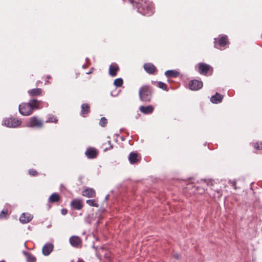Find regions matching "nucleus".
Instances as JSON below:
<instances>
[{
    "mask_svg": "<svg viewBox=\"0 0 262 262\" xmlns=\"http://www.w3.org/2000/svg\"><path fill=\"white\" fill-rule=\"evenodd\" d=\"M128 2L136 7L138 11L142 15H150L154 13L152 4L147 0H128Z\"/></svg>",
    "mask_w": 262,
    "mask_h": 262,
    "instance_id": "f257e3e1",
    "label": "nucleus"
},
{
    "mask_svg": "<svg viewBox=\"0 0 262 262\" xmlns=\"http://www.w3.org/2000/svg\"><path fill=\"white\" fill-rule=\"evenodd\" d=\"M154 89L150 85H143L139 90L140 100L144 103L150 102L153 96Z\"/></svg>",
    "mask_w": 262,
    "mask_h": 262,
    "instance_id": "f03ea898",
    "label": "nucleus"
},
{
    "mask_svg": "<svg viewBox=\"0 0 262 262\" xmlns=\"http://www.w3.org/2000/svg\"><path fill=\"white\" fill-rule=\"evenodd\" d=\"M195 68L201 75L204 76H210L213 72V69L211 66L204 62H199Z\"/></svg>",
    "mask_w": 262,
    "mask_h": 262,
    "instance_id": "7ed1b4c3",
    "label": "nucleus"
},
{
    "mask_svg": "<svg viewBox=\"0 0 262 262\" xmlns=\"http://www.w3.org/2000/svg\"><path fill=\"white\" fill-rule=\"evenodd\" d=\"M214 48L222 50L227 45L229 44L228 36L226 35H219L217 38H214Z\"/></svg>",
    "mask_w": 262,
    "mask_h": 262,
    "instance_id": "20e7f679",
    "label": "nucleus"
},
{
    "mask_svg": "<svg viewBox=\"0 0 262 262\" xmlns=\"http://www.w3.org/2000/svg\"><path fill=\"white\" fill-rule=\"evenodd\" d=\"M43 124L41 120L36 116H33L30 118L27 122V126L32 128H41L43 127Z\"/></svg>",
    "mask_w": 262,
    "mask_h": 262,
    "instance_id": "39448f33",
    "label": "nucleus"
},
{
    "mask_svg": "<svg viewBox=\"0 0 262 262\" xmlns=\"http://www.w3.org/2000/svg\"><path fill=\"white\" fill-rule=\"evenodd\" d=\"M21 120L13 117L6 118L4 120V124L9 127H16L20 125Z\"/></svg>",
    "mask_w": 262,
    "mask_h": 262,
    "instance_id": "423d86ee",
    "label": "nucleus"
},
{
    "mask_svg": "<svg viewBox=\"0 0 262 262\" xmlns=\"http://www.w3.org/2000/svg\"><path fill=\"white\" fill-rule=\"evenodd\" d=\"M31 107L29 102L21 103L19 105V112L22 115H30L33 113Z\"/></svg>",
    "mask_w": 262,
    "mask_h": 262,
    "instance_id": "0eeeda50",
    "label": "nucleus"
},
{
    "mask_svg": "<svg viewBox=\"0 0 262 262\" xmlns=\"http://www.w3.org/2000/svg\"><path fill=\"white\" fill-rule=\"evenodd\" d=\"M203 85V82L196 79L191 80L189 82V88L192 91H198Z\"/></svg>",
    "mask_w": 262,
    "mask_h": 262,
    "instance_id": "6e6552de",
    "label": "nucleus"
},
{
    "mask_svg": "<svg viewBox=\"0 0 262 262\" xmlns=\"http://www.w3.org/2000/svg\"><path fill=\"white\" fill-rule=\"evenodd\" d=\"M70 206L73 210H80L83 207L82 200L79 199H74L71 202Z\"/></svg>",
    "mask_w": 262,
    "mask_h": 262,
    "instance_id": "1a4fd4ad",
    "label": "nucleus"
},
{
    "mask_svg": "<svg viewBox=\"0 0 262 262\" xmlns=\"http://www.w3.org/2000/svg\"><path fill=\"white\" fill-rule=\"evenodd\" d=\"M70 244L74 248L81 247L82 245V239L78 236L73 235L69 239Z\"/></svg>",
    "mask_w": 262,
    "mask_h": 262,
    "instance_id": "9d476101",
    "label": "nucleus"
},
{
    "mask_svg": "<svg viewBox=\"0 0 262 262\" xmlns=\"http://www.w3.org/2000/svg\"><path fill=\"white\" fill-rule=\"evenodd\" d=\"M29 103L30 106H32L31 107L33 111L34 110H38L42 108L45 104L43 102L35 99H31Z\"/></svg>",
    "mask_w": 262,
    "mask_h": 262,
    "instance_id": "9b49d317",
    "label": "nucleus"
},
{
    "mask_svg": "<svg viewBox=\"0 0 262 262\" xmlns=\"http://www.w3.org/2000/svg\"><path fill=\"white\" fill-rule=\"evenodd\" d=\"M98 154L97 150L94 147H89L85 152V155L88 159H95Z\"/></svg>",
    "mask_w": 262,
    "mask_h": 262,
    "instance_id": "f8f14e48",
    "label": "nucleus"
},
{
    "mask_svg": "<svg viewBox=\"0 0 262 262\" xmlns=\"http://www.w3.org/2000/svg\"><path fill=\"white\" fill-rule=\"evenodd\" d=\"M143 68L144 70L149 74H154L157 71L156 67L151 63H145Z\"/></svg>",
    "mask_w": 262,
    "mask_h": 262,
    "instance_id": "ddd939ff",
    "label": "nucleus"
},
{
    "mask_svg": "<svg viewBox=\"0 0 262 262\" xmlns=\"http://www.w3.org/2000/svg\"><path fill=\"white\" fill-rule=\"evenodd\" d=\"M120 68L118 64L115 62L112 63L109 67V75L112 77H115L117 75Z\"/></svg>",
    "mask_w": 262,
    "mask_h": 262,
    "instance_id": "4468645a",
    "label": "nucleus"
},
{
    "mask_svg": "<svg viewBox=\"0 0 262 262\" xmlns=\"http://www.w3.org/2000/svg\"><path fill=\"white\" fill-rule=\"evenodd\" d=\"M54 245L52 243H47L42 247V252L45 256L49 255L53 250Z\"/></svg>",
    "mask_w": 262,
    "mask_h": 262,
    "instance_id": "2eb2a0df",
    "label": "nucleus"
},
{
    "mask_svg": "<svg viewBox=\"0 0 262 262\" xmlns=\"http://www.w3.org/2000/svg\"><path fill=\"white\" fill-rule=\"evenodd\" d=\"M82 195L86 198H94L96 196V191L92 188H86L82 191Z\"/></svg>",
    "mask_w": 262,
    "mask_h": 262,
    "instance_id": "dca6fc26",
    "label": "nucleus"
},
{
    "mask_svg": "<svg viewBox=\"0 0 262 262\" xmlns=\"http://www.w3.org/2000/svg\"><path fill=\"white\" fill-rule=\"evenodd\" d=\"M33 217V215L30 213H23L19 217V221L23 224H26L30 222Z\"/></svg>",
    "mask_w": 262,
    "mask_h": 262,
    "instance_id": "f3484780",
    "label": "nucleus"
},
{
    "mask_svg": "<svg viewBox=\"0 0 262 262\" xmlns=\"http://www.w3.org/2000/svg\"><path fill=\"white\" fill-rule=\"evenodd\" d=\"M140 111L145 115L151 114L154 111V107L151 105L147 106L141 105L139 107Z\"/></svg>",
    "mask_w": 262,
    "mask_h": 262,
    "instance_id": "a211bd4d",
    "label": "nucleus"
},
{
    "mask_svg": "<svg viewBox=\"0 0 262 262\" xmlns=\"http://www.w3.org/2000/svg\"><path fill=\"white\" fill-rule=\"evenodd\" d=\"M91 112V107L89 104L83 103L81 105L80 115L83 117H86Z\"/></svg>",
    "mask_w": 262,
    "mask_h": 262,
    "instance_id": "6ab92c4d",
    "label": "nucleus"
},
{
    "mask_svg": "<svg viewBox=\"0 0 262 262\" xmlns=\"http://www.w3.org/2000/svg\"><path fill=\"white\" fill-rule=\"evenodd\" d=\"M141 158L139 157L138 154L132 152L128 156V160L130 164H137L140 161Z\"/></svg>",
    "mask_w": 262,
    "mask_h": 262,
    "instance_id": "aec40b11",
    "label": "nucleus"
},
{
    "mask_svg": "<svg viewBox=\"0 0 262 262\" xmlns=\"http://www.w3.org/2000/svg\"><path fill=\"white\" fill-rule=\"evenodd\" d=\"M223 95L216 92L215 95L212 96L210 98V101L215 104H218L222 101Z\"/></svg>",
    "mask_w": 262,
    "mask_h": 262,
    "instance_id": "412c9836",
    "label": "nucleus"
},
{
    "mask_svg": "<svg viewBox=\"0 0 262 262\" xmlns=\"http://www.w3.org/2000/svg\"><path fill=\"white\" fill-rule=\"evenodd\" d=\"M42 90L40 88H35L29 90L28 91V94L32 97L42 95Z\"/></svg>",
    "mask_w": 262,
    "mask_h": 262,
    "instance_id": "4be33fe9",
    "label": "nucleus"
},
{
    "mask_svg": "<svg viewBox=\"0 0 262 262\" xmlns=\"http://www.w3.org/2000/svg\"><path fill=\"white\" fill-rule=\"evenodd\" d=\"M23 254L26 258L27 262H36V258L31 253L24 251L23 252Z\"/></svg>",
    "mask_w": 262,
    "mask_h": 262,
    "instance_id": "5701e85b",
    "label": "nucleus"
},
{
    "mask_svg": "<svg viewBox=\"0 0 262 262\" xmlns=\"http://www.w3.org/2000/svg\"><path fill=\"white\" fill-rule=\"evenodd\" d=\"M165 75L167 77H177L180 75V73L176 70H167Z\"/></svg>",
    "mask_w": 262,
    "mask_h": 262,
    "instance_id": "b1692460",
    "label": "nucleus"
},
{
    "mask_svg": "<svg viewBox=\"0 0 262 262\" xmlns=\"http://www.w3.org/2000/svg\"><path fill=\"white\" fill-rule=\"evenodd\" d=\"M60 200V196L57 193H53L49 198V201L51 203H56Z\"/></svg>",
    "mask_w": 262,
    "mask_h": 262,
    "instance_id": "393cba45",
    "label": "nucleus"
},
{
    "mask_svg": "<svg viewBox=\"0 0 262 262\" xmlns=\"http://www.w3.org/2000/svg\"><path fill=\"white\" fill-rule=\"evenodd\" d=\"M151 83L152 84H156L158 88H159L163 90L168 91L167 85L163 82H161V81L157 82V81H151Z\"/></svg>",
    "mask_w": 262,
    "mask_h": 262,
    "instance_id": "a878e982",
    "label": "nucleus"
},
{
    "mask_svg": "<svg viewBox=\"0 0 262 262\" xmlns=\"http://www.w3.org/2000/svg\"><path fill=\"white\" fill-rule=\"evenodd\" d=\"M58 120L55 116H54L52 114H50V115H49L48 118L46 120V123H57L58 122Z\"/></svg>",
    "mask_w": 262,
    "mask_h": 262,
    "instance_id": "bb28decb",
    "label": "nucleus"
},
{
    "mask_svg": "<svg viewBox=\"0 0 262 262\" xmlns=\"http://www.w3.org/2000/svg\"><path fill=\"white\" fill-rule=\"evenodd\" d=\"M8 216V210L7 208L3 209L0 212V219H7Z\"/></svg>",
    "mask_w": 262,
    "mask_h": 262,
    "instance_id": "cd10ccee",
    "label": "nucleus"
},
{
    "mask_svg": "<svg viewBox=\"0 0 262 262\" xmlns=\"http://www.w3.org/2000/svg\"><path fill=\"white\" fill-rule=\"evenodd\" d=\"M86 203L90 206L98 207L99 204L97 203L95 200H88L86 201Z\"/></svg>",
    "mask_w": 262,
    "mask_h": 262,
    "instance_id": "c85d7f7f",
    "label": "nucleus"
},
{
    "mask_svg": "<svg viewBox=\"0 0 262 262\" xmlns=\"http://www.w3.org/2000/svg\"><path fill=\"white\" fill-rule=\"evenodd\" d=\"M114 84L116 87H120L123 84V79L121 78L116 79L114 81Z\"/></svg>",
    "mask_w": 262,
    "mask_h": 262,
    "instance_id": "c756f323",
    "label": "nucleus"
},
{
    "mask_svg": "<svg viewBox=\"0 0 262 262\" xmlns=\"http://www.w3.org/2000/svg\"><path fill=\"white\" fill-rule=\"evenodd\" d=\"M254 148L256 150H262V142H255L252 144Z\"/></svg>",
    "mask_w": 262,
    "mask_h": 262,
    "instance_id": "7c9ffc66",
    "label": "nucleus"
},
{
    "mask_svg": "<svg viewBox=\"0 0 262 262\" xmlns=\"http://www.w3.org/2000/svg\"><path fill=\"white\" fill-rule=\"evenodd\" d=\"M107 123V120L105 117H103L100 119V120L99 122V125L101 127H105Z\"/></svg>",
    "mask_w": 262,
    "mask_h": 262,
    "instance_id": "2f4dec72",
    "label": "nucleus"
},
{
    "mask_svg": "<svg viewBox=\"0 0 262 262\" xmlns=\"http://www.w3.org/2000/svg\"><path fill=\"white\" fill-rule=\"evenodd\" d=\"M29 174L31 176H36L38 175V172L34 169H30L28 171Z\"/></svg>",
    "mask_w": 262,
    "mask_h": 262,
    "instance_id": "473e14b6",
    "label": "nucleus"
},
{
    "mask_svg": "<svg viewBox=\"0 0 262 262\" xmlns=\"http://www.w3.org/2000/svg\"><path fill=\"white\" fill-rule=\"evenodd\" d=\"M222 196V191L221 190H217L215 191V193L214 194V197L217 198L218 199H220Z\"/></svg>",
    "mask_w": 262,
    "mask_h": 262,
    "instance_id": "72a5a7b5",
    "label": "nucleus"
},
{
    "mask_svg": "<svg viewBox=\"0 0 262 262\" xmlns=\"http://www.w3.org/2000/svg\"><path fill=\"white\" fill-rule=\"evenodd\" d=\"M107 142H108V144L110 145V147L105 148L104 149L105 150H110L111 149H112L113 147V145H112V144H111V141L109 140L107 141Z\"/></svg>",
    "mask_w": 262,
    "mask_h": 262,
    "instance_id": "f704fd0d",
    "label": "nucleus"
},
{
    "mask_svg": "<svg viewBox=\"0 0 262 262\" xmlns=\"http://www.w3.org/2000/svg\"><path fill=\"white\" fill-rule=\"evenodd\" d=\"M67 212H68V211L66 209H62L61 210V213L63 214V215H66L67 214Z\"/></svg>",
    "mask_w": 262,
    "mask_h": 262,
    "instance_id": "c9c22d12",
    "label": "nucleus"
},
{
    "mask_svg": "<svg viewBox=\"0 0 262 262\" xmlns=\"http://www.w3.org/2000/svg\"><path fill=\"white\" fill-rule=\"evenodd\" d=\"M173 257L177 259L179 258V255L178 254V253H176V254H174L173 255Z\"/></svg>",
    "mask_w": 262,
    "mask_h": 262,
    "instance_id": "e433bc0d",
    "label": "nucleus"
},
{
    "mask_svg": "<svg viewBox=\"0 0 262 262\" xmlns=\"http://www.w3.org/2000/svg\"><path fill=\"white\" fill-rule=\"evenodd\" d=\"M232 186L234 187V188H236V183L235 181H233L231 183Z\"/></svg>",
    "mask_w": 262,
    "mask_h": 262,
    "instance_id": "4c0bfd02",
    "label": "nucleus"
},
{
    "mask_svg": "<svg viewBox=\"0 0 262 262\" xmlns=\"http://www.w3.org/2000/svg\"><path fill=\"white\" fill-rule=\"evenodd\" d=\"M42 82L40 81V80H38L37 82H36V85H39V83H41Z\"/></svg>",
    "mask_w": 262,
    "mask_h": 262,
    "instance_id": "58836bf2",
    "label": "nucleus"
},
{
    "mask_svg": "<svg viewBox=\"0 0 262 262\" xmlns=\"http://www.w3.org/2000/svg\"><path fill=\"white\" fill-rule=\"evenodd\" d=\"M77 262H85V261H83V260H82L81 259H78Z\"/></svg>",
    "mask_w": 262,
    "mask_h": 262,
    "instance_id": "ea45409f",
    "label": "nucleus"
},
{
    "mask_svg": "<svg viewBox=\"0 0 262 262\" xmlns=\"http://www.w3.org/2000/svg\"><path fill=\"white\" fill-rule=\"evenodd\" d=\"M51 78V77L50 75H48L47 76V78L48 79H50Z\"/></svg>",
    "mask_w": 262,
    "mask_h": 262,
    "instance_id": "a19ab883",
    "label": "nucleus"
},
{
    "mask_svg": "<svg viewBox=\"0 0 262 262\" xmlns=\"http://www.w3.org/2000/svg\"><path fill=\"white\" fill-rule=\"evenodd\" d=\"M92 71H90V72H88L87 74H90L92 73Z\"/></svg>",
    "mask_w": 262,
    "mask_h": 262,
    "instance_id": "79ce46f5",
    "label": "nucleus"
},
{
    "mask_svg": "<svg viewBox=\"0 0 262 262\" xmlns=\"http://www.w3.org/2000/svg\"><path fill=\"white\" fill-rule=\"evenodd\" d=\"M0 262H6V261L5 260H3L0 261Z\"/></svg>",
    "mask_w": 262,
    "mask_h": 262,
    "instance_id": "37998d69",
    "label": "nucleus"
},
{
    "mask_svg": "<svg viewBox=\"0 0 262 262\" xmlns=\"http://www.w3.org/2000/svg\"><path fill=\"white\" fill-rule=\"evenodd\" d=\"M47 83H49V82L48 81H47L45 83V84H46Z\"/></svg>",
    "mask_w": 262,
    "mask_h": 262,
    "instance_id": "c03bdc74",
    "label": "nucleus"
}]
</instances>
